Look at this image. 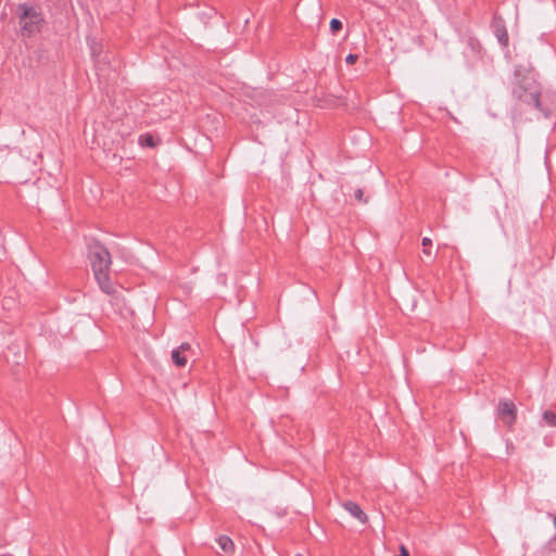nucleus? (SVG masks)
Returning a JSON list of instances; mask_svg holds the SVG:
<instances>
[{
	"instance_id": "1a4fd4ad",
	"label": "nucleus",
	"mask_w": 556,
	"mask_h": 556,
	"mask_svg": "<svg viewBox=\"0 0 556 556\" xmlns=\"http://www.w3.org/2000/svg\"><path fill=\"white\" fill-rule=\"evenodd\" d=\"M172 359H173L174 364L178 367H185L187 364V358L184 355V353L181 352V350H177V349L173 350L172 351Z\"/></svg>"
},
{
	"instance_id": "39448f33",
	"label": "nucleus",
	"mask_w": 556,
	"mask_h": 556,
	"mask_svg": "<svg viewBox=\"0 0 556 556\" xmlns=\"http://www.w3.org/2000/svg\"><path fill=\"white\" fill-rule=\"evenodd\" d=\"M492 27L494 30V35L496 36L498 42L506 47L508 45V34L504 24V21L501 17H494Z\"/></svg>"
},
{
	"instance_id": "f8f14e48",
	"label": "nucleus",
	"mask_w": 556,
	"mask_h": 556,
	"mask_svg": "<svg viewBox=\"0 0 556 556\" xmlns=\"http://www.w3.org/2000/svg\"><path fill=\"white\" fill-rule=\"evenodd\" d=\"M342 26H343L342 22L340 20H338V18H332L330 21V30H331L332 34H336L339 30H341Z\"/></svg>"
},
{
	"instance_id": "a211bd4d",
	"label": "nucleus",
	"mask_w": 556,
	"mask_h": 556,
	"mask_svg": "<svg viewBox=\"0 0 556 556\" xmlns=\"http://www.w3.org/2000/svg\"><path fill=\"white\" fill-rule=\"evenodd\" d=\"M295 556H303V555L298 554V555H295Z\"/></svg>"
},
{
	"instance_id": "0eeeda50",
	"label": "nucleus",
	"mask_w": 556,
	"mask_h": 556,
	"mask_svg": "<svg viewBox=\"0 0 556 556\" xmlns=\"http://www.w3.org/2000/svg\"><path fill=\"white\" fill-rule=\"evenodd\" d=\"M342 506L351 516L359 520L362 523H366L368 521L367 515L355 502L346 501L342 504Z\"/></svg>"
},
{
	"instance_id": "2eb2a0df",
	"label": "nucleus",
	"mask_w": 556,
	"mask_h": 556,
	"mask_svg": "<svg viewBox=\"0 0 556 556\" xmlns=\"http://www.w3.org/2000/svg\"><path fill=\"white\" fill-rule=\"evenodd\" d=\"M363 195H364V192H363V190H362V189H357V190L355 191V193H354V197H355V199H356L357 201L366 203V202H367V200H365V199L363 198Z\"/></svg>"
},
{
	"instance_id": "f3484780",
	"label": "nucleus",
	"mask_w": 556,
	"mask_h": 556,
	"mask_svg": "<svg viewBox=\"0 0 556 556\" xmlns=\"http://www.w3.org/2000/svg\"><path fill=\"white\" fill-rule=\"evenodd\" d=\"M177 350H181V352L184 353V352H186V351L190 350V344H189V343H182V344H180V345L177 348Z\"/></svg>"
},
{
	"instance_id": "f03ea898",
	"label": "nucleus",
	"mask_w": 556,
	"mask_h": 556,
	"mask_svg": "<svg viewBox=\"0 0 556 556\" xmlns=\"http://www.w3.org/2000/svg\"><path fill=\"white\" fill-rule=\"evenodd\" d=\"M16 15L20 20L18 24L22 36L30 37L40 30L43 17L41 12L35 7L28 3H21L17 5Z\"/></svg>"
},
{
	"instance_id": "ddd939ff",
	"label": "nucleus",
	"mask_w": 556,
	"mask_h": 556,
	"mask_svg": "<svg viewBox=\"0 0 556 556\" xmlns=\"http://www.w3.org/2000/svg\"><path fill=\"white\" fill-rule=\"evenodd\" d=\"M89 46H90L92 56L93 58L98 56L100 53V46L94 40H90Z\"/></svg>"
},
{
	"instance_id": "9b49d317",
	"label": "nucleus",
	"mask_w": 556,
	"mask_h": 556,
	"mask_svg": "<svg viewBox=\"0 0 556 556\" xmlns=\"http://www.w3.org/2000/svg\"><path fill=\"white\" fill-rule=\"evenodd\" d=\"M140 143L150 148L155 147V140L152 135H143L140 137Z\"/></svg>"
},
{
	"instance_id": "dca6fc26",
	"label": "nucleus",
	"mask_w": 556,
	"mask_h": 556,
	"mask_svg": "<svg viewBox=\"0 0 556 556\" xmlns=\"http://www.w3.org/2000/svg\"><path fill=\"white\" fill-rule=\"evenodd\" d=\"M357 59H358V55H357V54H352V53H350V54L345 58V62H346L348 64H351V65H352V64H354V63L357 61Z\"/></svg>"
},
{
	"instance_id": "9d476101",
	"label": "nucleus",
	"mask_w": 556,
	"mask_h": 556,
	"mask_svg": "<svg viewBox=\"0 0 556 556\" xmlns=\"http://www.w3.org/2000/svg\"><path fill=\"white\" fill-rule=\"evenodd\" d=\"M543 419L548 426L556 427V414L554 412L545 410L543 413Z\"/></svg>"
},
{
	"instance_id": "f257e3e1",
	"label": "nucleus",
	"mask_w": 556,
	"mask_h": 556,
	"mask_svg": "<svg viewBox=\"0 0 556 556\" xmlns=\"http://www.w3.org/2000/svg\"><path fill=\"white\" fill-rule=\"evenodd\" d=\"M514 76L513 96L517 100L534 106L545 118H549L554 109L547 105V97L541 98L540 88L535 79L529 73L523 72L521 67L515 68Z\"/></svg>"
},
{
	"instance_id": "4468645a",
	"label": "nucleus",
	"mask_w": 556,
	"mask_h": 556,
	"mask_svg": "<svg viewBox=\"0 0 556 556\" xmlns=\"http://www.w3.org/2000/svg\"><path fill=\"white\" fill-rule=\"evenodd\" d=\"M428 245H431V239H429V238L425 237V238L422 239V247H424L422 252H424L426 255H430V254H431L430 250L428 249Z\"/></svg>"
},
{
	"instance_id": "423d86ee",
	"label": "nucleus",
	"mask_w": 556,
	"mask_h": 556,
	"mask_svg": "<svg viewBox=\"0 0 556 556\" xmlns=\"http://www.w3.org/2000/svg\"><path fill=\"white\" fill-rule=\"evenodd\" d=\"M94 278H96L102 292H104L105 294H109V295L114 294L115 287L109 277V271L96 274Z\"/></svg>"
},
{
	"instance_id": "7ed1b4c3",
	"label": "nucleus",
	"mask_w": 556,
	"mask_h": 556,
	"mask_svg": "<svg viewBox=\"0 0 556 556\" xmlns=\"http://www.w3.org/2000/svg\"><path fill=\"white\" fill-rule=\"evenodd\" d=\"M88 257L93 275L110 270L112 264L111 254L101 242L92 240L88 244Z\"/></svg>"
},
{
	"instance_id": "20e7f679",
	"label": "nucleus",
	"mask_w": 556,
	"mask_h": 556,
	"mask_svg": "<svg viewBox=\"0 0 556 556\" xmlns=\"http://www.w3.org/2000/svg\"><path fill=\"white\" fill-rule=\"evenodd\" d=\"M498 416L506 425L511 426L516 419L515 404L508 400H501L498 404Z\"/></svg>"
},
{
	"instance_id": "6e6552de",
	"label": "nucleus",
	"mask_w": 556,
	"mask_h": 556,
	"mask_svg": "<svg viewBox=\"0 0 556 556\" xmlns=\"http://www.w3.org/2000/svg\"><path fill=\"white\" fill-rule=\"evenodd\" d=\"M217 543L222 551L225 553H232L235 549V544L232 540L227 535H220L217 539Z\"/></svg>"
}]
</instances>
